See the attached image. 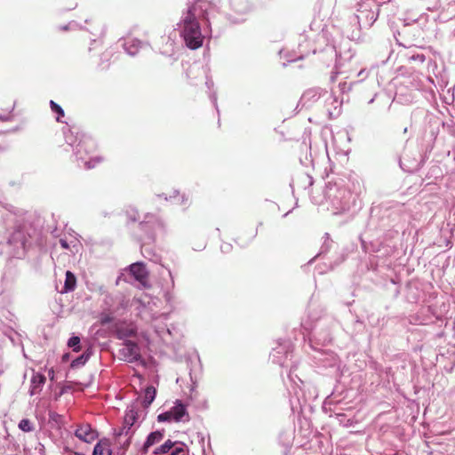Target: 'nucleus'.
<instances>
[{
  "label": "nucleus",
  "mask_w": 455,
  "mask_h": 455,
  "mask_svg": "<svg viewBox=\"0 0 455 455\" xmlns=\"http://www.w3.org/2000/svg\"><path fill=\"white\" fill-rule=\"evenodd\" d=\"M187 1V8L177 23V29L185 44L191 50H196L204 43L202 22L205 21L210 26V17L214 12L224 10L227 4L222 0ZM228 4L238 13H244L248 10L245 0H228Z\"/></svg>",
  "instance_id": "1"
},
{
  "label": "nucleus",
  "mask_w": 455,
  "mask_h": 455,
  "mask_svg": "<svg viewBox=\"0 0 455 455\" xmlns=\"http://www.w3.org/2000/svg\"><path fill=\"white\" fill-rule=\"evenodd\" d=\"M323 309L315 311L311 309L308 314V321L310 323H305V328L311 331L310 339L311 347L314 349H317L314 347L313 343L317 345L325 346L332 340V331L337 325L335 319L329 315H322Z\"/></svg>",
  "instance_id": "2"
},
{
  "label": "nucleus",
  "mask_w": 455,
  "mask_h": 455,
  "mask_svg": "<svg viewBox=\"0 0 455 455\" xmlns=\"http://www.w3.org/2000/svg\"><path fill=\"white\" fill-rule=\"evenodd\" d=\"M64 137L66 143L73 148L76 160L82 161L85 169L94 168L100 163V158L89 157V155L96 148V143L92 137L84 133L75 132L70 129L64 130Z\"/></svg>",
  "instance_id": "3"
},
{
  "label": "nucleus",
  "mask_w": 455,
  "mask_h": 455,
  "mask_svg": "<svg viewBox=\"0 0 455 455\" xmlns=\"http://www.w3.org/2000/svg\"><path fill=\"white\" fill-rule=\"evenodd\" d=\"M324 197L335 214L348 211L354 203V196L346 188L344 180L330 181L325 187Z\"/></svg>",
  "instance_id": "4"
},
{
  "label": "nucleus",
  "mask_w": 455,
  "mask_h": 455,
  "mask_svg": "<svg viewBox=\"0 0 455 455\" xmlns=\"http://www.w3.org/2000/svg\"><path fill=\"white\" fill-rule=\"evenodd\" d=\"M31 234L26 225L16 228L8 236L7 241L0 243V254L8 259H21L30 245Z\"/></svg>",
  "instance_id": "5"
},
{
  "label": "nucleus",
  "mask_w": 455,
  "mask_h": 455,
  "mask_svg": "<svg viewBox=\"0 0 455 455\" xmlns=\"http://www.w3.org/2000/svg\"><path fill=\"white\" fill-rule=\"evenodd\" d=\"M140 230L144 234L141 236L142 248L146 244L154 243L158 235L165 233V226L163 220L154 214L148 213L145 220L139 224ZM147 251V249H143Z\"/></svg>",
  "instance_id": "6"
},
{
  "label": "nucleus",
  "mask_w": 455,
  "mask_h": 455,
  "mask_svg": "<svg viewBox=\"0 0 455 455\" xmlns=\"http://www.w3.org/2000/svg\"><path fill=\"white\" fill-rule=\"evenodd\" d=\"M123 346L124 347L118 351L120 358L123 361L144 365L145 361L141 355L140 348L136 341L127 340L125 343H123Z\"/></svg>",
  "instance_id": "7"
},
{
  "label": "nucleus",
  "mask_w": 455,
  "mask_h": 455,
  "mask_svg": "<svg viewBox=\"0 0 455 455\" xmlns=\"http://www.w3.org/2000/svg\"><path fill=\"white\" fill-rule=\"evenodd\" d=\"M292 354V344L290 340H283L279 342L278 345L273 348L270 357L272 362L279 364L280 366H284L286 360L291 356Z\"/></svg>",
  "instance_id": "8"
},
{
  "label": "nucleus",
  "mask_w": 455,
  "mask_h": 455,
  "mask_svg": "<svg viewBox=\"0 0 455 455\" xmlns=\"http://www.w3.org/2000/svg\"><path fill=\"white\" fill-rule=\"evenodd\" d=\"M114 329L116 339L123 340V343L130 340V338H136L138 334L137 325L132 322L121 321L116 323Z\"/></svg>",
  "instance_id": "9"
},
{
  "label": "nucleus",
  "mask_w": 455,
  "mask_h": 455,
  "mask_svg": "<svg viewBox=\"0 0 455 455\" xmlns=\"http://www.w3.org/2000/svg\"><path fill=\"white\" fill-rule=\"evenodd\" d=\"M129 274L143 287H149L148 271L143 262H135L129 266Z\"/></svg>",
  "instance_id": "10"
},
{
  "label": "nucleus",
  "mask_w": 455,
  "mask_h": 455,
  "mask_svg": "<svg viewBox=\"0 0 455 455\" xmlns=\"http://www.w3.org/2000/svg\"><path fill=\"white\" fill-rule=\"evenodd\" d=\"M289 379L291 382H293V385L291 386L289 392L291 395L290 403L291 409L294 411L297 406L301 407L303 404H305L307 401V398L303 387L292 379L291 372L289 373Z\"/></svg>",
  "instance_id": "11"
},
{
  "label": "nucleus",
  "mask_w": 455,
  "mask_h": 455,
  "mask_svg": "<svg viewBox=\"0 0 455 455\" xmlns=\"http://www.w3.org/2000/svg\"><path fill=\"white\" fill-rule=\"evenodd\" d=\"M323 95L325 98V106L329 116L331 118H335L339 116L341 112L342 102L339 100V99L327 92H324Z\"/></svg>",
  "instance_id": "12"
},
{
  "label": "nucleus",
  "mask_w": 455,
  "mask_h": 455,
  "mask_svg": "<svg viewBox=\"0 0 455 455\" xmlns=\"http://www.w3.org/2000/svg\"><path fill=\"white\" fill-rule=\"evenodd\" d=\"M75 435L79 440L90 443L97 438L98 434L96 430L92 428L91 425L84 424L76 428Z\"/></svg>",
  "instance_id": "13"
},
{
  "label": "nucleus",
  "mask_w": 455,
  "mask_h": 455,
  "mask_svg": "<svg viewBox=\"0 0 455 455\" xmlns=\"http://www.w3.org/2000/svg\"><path fill=\"white\" fill-rule=\"evenodd\" d=\"M170 410L175 422H188L190 420L187 406L180 400H176L174 405Z\"/></svg>",
  "instance_id": "14"
},
{
  "label": "nucleus",
  "mask_w": 455,
  "mask_h": 455,
  "mask_svg": "<svg viewBox=\"0 0 455 455\" xmlns=\"http://www.w3.org/2000/svg\"><path fill=\"white\" fill-rule=\"evenodd\" d=\"M323 92L324 93L320 88L308 89L302 94L299 103L302 107L309 108L323 96Z\"/></svg>",
  "instance_id": "15"
},
{
  "label": "nucleus",
  "mask_w": 455,
  "mask_h": 455,
  "mask_svg": "<svg viewBox=\"0 0 455 455\" xmlns=\"http://www.w3.org/2000/svg\"><path fill=\"white\" fill-rule=\"evenodd\" d=\"M146 45V43L135 37L124 38L123 43V47L125 52L131 56L136 55L139 52L140 49H142Z\"/></svg>",
  "instance_id": "16"
},
{
  "label": "nucleus",
  "mask_w": 455,
  "mask_h": 455,
  "mask_svg": "<svg viewBox=\"0 0 455 455\" xmlns=\"http://www.w3.org/2000/svg\"><path fill=\"white\" fill-rule=\"evenodd\" d=\"M46 378L40 372L34 373L30 380L29 395H35L42 391Z\"/></svg>",
  "instance_id": "17"
},
{
  "label": "nucleus",
  "mask_w": 455,
  "mask_h": 455,
  "mask_svg": "<svg viewBox=\"0 0 455 455\" xmlns=\"http://www.w3.org/2000/svg\"><path fill=\"white\" fill-rule=\"evenodd\" d=\"M164 430H162V431L156 430V431L151 432L148 435V437L144 443V445L142 448L143 453H147L149 447L159 443L164 438Z\"/></svg>",
  "instance_id": "18"
},
{
  "label": "nucleus",
  "mask_w": 455,
  "mask_h": 455,
  "mask_svg": "<svg viewBox=\"0 0 455 455\" xmlns=\"http://www.w3.org/2000/svg\"><path fill=\"white\" fill-rule=\"evenodd\" d=\"M138 420V411L134 405L128 406L125 411V415L124 418V421L125 425L129 426L131 428H135Z\"/></svg>",
  "instance_id": "19"
},
{
  "label": "nucleus",
  "mask_w": 455,
  "mask_h": 455,
  "mask_svg": "<svg viewBox=\"0 0 455 455\" xmlns=\"http://www.w3.org/2000/svg\"><path fill=\"white\" fill-rule=\"evenodd\" d=\"M93 455H112L109 442L106 439L100 440L93 448Z\"/></svg>",
  "instance_id": "20"
},
{
  "label": "nucleus",
  "mask_w": 455,
  "mask_h": 455,
  "mask_svg": "<svg viewBox=\"0 0 455 455\" xmlns=\"http://www.w3.org/2000/svg\"><path fill=\"white\" fill-rule=\"evenodd\" d=\"M76 286V277L71 271L66 272V278L63 290L61 293H68L73 291Z\"/></svg>",
  "instance_id": "21"
},
{
  "label": "nucleus",
  "mask_w": 455,
  "mask_h": 455,
  "mask_svg": "<svg viewBox=\"0 0 455 455\" xmlns=\"http://www.w3.org/2000/svg\"><path fill=\"white\" fill-rule=\"evenodd\" d=\"M48 416V424L51 427L60 429L62 425V416L53 411H49Z\"/></svg>",
  "instance_id": "22"
},
{
  "label": "nucleus",
  "mask_w": 455,
  "mask_h": 455,
  "mask_svg": "<svg viewBox=\"0 0 455 455\" xmlns=\"http://www.w3.org/2000/svg\"><path fill=\"white\" fill-rule=\"evenodd\" d=\"M156 390L154 387H148L144 392L142 404L144 407H148L156 398Z\"/></svg>",
  "instance_id": "23"
},
{
  "label": "nucleus",
  "mask_w": 455,
  "mask_h": 455,
  "mask_svg": "<svg viewBox=\"0 0 455 455\" xmlns=\"http://www.w3.org/2000/svg\"><path fill=\"white\" fill-rule=\"evenodd\" d=\"M135 431H136V428H131L129 426L125 425V423L124 422L122 427H120L119 429L114 430V435H115L116 438H118V439H120L123 435L132 437Z\"/></svg>",
  "instance_id": "24"
},
{
  "label": "nucleus",
  "mask_w": 455,
  "mask_h": 455,
  "mask_svg": "<svg viewBox=\"0 0 455 455\" xmlns=\"http://www.w3.org/2000/svg\"><path fill=\"white\" fill-rule=\"evenodd\" d=\"M115 310L102 309L99 315V321L101 325H106L114 321Z\"/></svg>",
  "instance_id": "25"
},
{
  "label": "nucleus",
  "mask_w": 455,
  "mask_h": 455,
  "mask_svg": "<svg viewBox=\"0 0 455 455\" xmlns=\"http://www.w3.org/2000/svg\"><path fill=\"white\" fill-rule=\"evenodd\" d=\"M49 104H50L52 112L57 114L56 121L59 123H61L62 122L61 117H63L65 115L64 110L61 108V106L59 105L58 103H56L54 100H50Z\"/></svg>",
  "instance_id": "26"
},
{
  "label": "nucleus",
  "mask_w": 455,
  "mask_h": 455,
  "mask_svg": "<svg viewBox=\"0 0 455 455\" xmlns=\"http://www.w3.org/2000/svg\"><path fill=\"white\" fill-rule=\"evenodd\" d=\"M173 446L174 443L171 440H167L162 445L155 449L154 454L158 455L168 453Z\"/></svg>",
  "instance_id": "27"
},
{
  "label": "nucleus",
  "mask_w": 455,
  "mask_h": 455,
  "mask_svg": "<svg viewBox=\"0 0 455 455\" xmlns=\"http://www.w3.org/2000/svg\"><path fill=\"white\" fill-rule=\"evenodd\" d=\"M89 358H90V354L89 353H84L81 355H79L78 357H76V359H74L71 362L70 366L72 368H77L79 366H83V365H84L86 363V362L89 360Z\"/></svg>",
  "instance_id": "28"
},
{
  "label": "nucleus",
  "mask_w": 455,
  "mask_h": 455,
  "mask_svg": "<svg viewBox=\"0 0 455 455\" xmlns=\"http://www.w3.org/2000/svg\"><path fill=\"white\" fill-rule=\"evenodd\" d=\"M340 402L339 399H337L336 395L332 393L331 395H330L329 396H327L323 402V410H325L326 411H331V405H335V404H338Z\"/></svg>",
  "instance_id": "29"
},
{
  "label": "nucleus",
  "mask_w": 455,
  "mask_h": 455,
  "mask_svg": "<svg viewBox=\"0 0 455 455\" xmlns=\"http://www.w3.org/2000/svg\"><path fill=\"white\" fill-rule=\"evenodd\" d=\"M60 243L63 249L68 250L70 248V246L76 247L80 243V242H79V239L77 238V236L76 235L69 242H68V240L65 238H60Z\"/></svg>",
  "instance_id": "30"
},
{
  "label": "nucleus",
  "mask_w": 455,
  "mask_h": 455,
  "mask_svg": "<svg viewBox=\"0 0 455 455\" xmlns=\"http://www.w3.org/2000/svg\"><path fill=\"white\" fill-rule=\"evenodd\" d=\"M113 306H114V297L108 292H104L102 309L114 310Z\"/></svg>",
  "instance_id": "31"
},
{
  "label": "nucleus",
  "mask_w": 455,
  "mask_h": 455,
  "mask_svg": "<svg viewBox=\"0 0 455 455\" xmlns=\"http://www.w3.org/2000/svg\"><path fill=\"white\" fill-rule=\"evenodd\" d=\"M19 428L23 432H32L34 430V426L32 422L28 419H22L18 425Z\"/></svg>",
  "instance_id": "32"
},
{
  "label": "nucleus",
  "mask_w": 455,
  "mask_h": 455,
  "mask_svg": "<svg viewBox=\"0 0 455 455\" xmlns=\"http://www.w3.org/2000/svg\"><path fill=\"white\" fill-rule=\"evenodd\" d=\"M68 346L72 347L73 351H80V338L78 336H72L68 341Z\"/></svg>",
  "instance_id": "33"
},
{
  "label": "nucleus",
  "mask_w": 455,
  "mask_h": 455,
  "mask_svg": "<svg viewBox=\"0 0 455 455\" xmlns=\"http://www.w3.org/2000/svg\"><path fill=\"white\" fill-rule=\"evenodd\" d=\"M157 421L158 422H171V421H174V418L172 416V411L169 410L167 411L160 413L157 416Z\"/></svg>",
  "instance_id": "34"
},
{
  "label": "nucleus",
  "mask_w": 455,
  "mask_h": 455,
  "mask_svg": "<svg viewBox=\"0 0 455 455\" xmlns=\"http://www.w3.org/2000/svg\"><path fill=\"white\" fill-rule=\"evenodd\" d=\"M126 439L125 440H122V437L120 439L118 438H116V442L119 444V449L123 451V452H125L130 444H131V441H132V437L130 436H125Z\"/></svg>",
  "instance_id": "35"
},
{
  "label": "nucleus",
  "mask_w": 455,
  "mask_h": 455,
  "mask_svg": "<svg viewBox=\"0 0 455 455\" xmlns=\"http://www.w3.org/2000/svg\"><path fill=\"white\" fill-rule=\"evenodd\" d=\"M126 215L128 219L132 222H135L139 220V213L135 208L127 209Z\"/></svg>",
  "instance_id": "36"
},
{
  "label": "nucleus",
  "mask_w": 455,
  "mask_h": 455,
  "mask_svg": "<svg viewBox=\"0 0 455 455\" xmlns=\"http://www.w3.org/2000/svg\"><path fill=\"white\" fill-rule=\"evenodd\" d=\"M411 61H418L423 63L426 60V56L423 53H416L408 56Z\"/></svg>",
  "instance_id": "37"
},
{
  "label": "nucleus",
  "mask_w": 455,
  "mask_h": 455,
  "mask_svg": "<svg viewBox=\"0 0 455 455\" xmlns=\"http://www.w3.org/2000/svg\"><path fill=\"white\" fill-rule=\"evenodd\" d=\"M170 455H186L185 445L176 446Z\"/></svg>",
  "instance_id": "38"
},
{
  "label": "nucleus",
  "mask_w": 455,
  "mask_h": 455,
  "mask_svg": "<svg viewBox=\"0 0 455 455\" xmlns=\"http://www.w3.org/2000/svg\"><path fill=\"white\" fill-rule=\"evenodd\" d=\"M156 332L157 333L158 336L160 337H163L164 333L166 332L168 334H171V331L168 328H165V327H159V326H156V329H155Z\"/></svg>",
  "instance_id": "39"
},
{
  "label": "nucleus",
  "mask_w": 455,
  "mask_h": 455,
  "mask_svg": "<svg viewBox=\"0 0 455 455\" xmlns=\"http://www.w3.org/2000/svg\"><path fill=\"white\" fill-rule=\"evenodd\" d=\"M210 100L212 102V104L214 105L218 114L220 113V110H219V108H218V103H217V95H216V92H213L210 94Z\"/></svg>",
  "instance_id": "40"
},
{
  "label": "nucleus",
  "mask_w": 455,
  "mask_h": 455,
  "mask_svg": "<svg viewBox=\"0 0 455 455\" xmlns=\"http://www.w3.org/2000/svg\"><path fill=\"white\" fill-rule=\"evenodd\" d=\"M68 25H69V28H70V30H76V29H82L83 27L80 26L76 21L75 20H72L70 22H68Z\"/></svg>",
  "instance_id": "41"
},
{
  "label": "nucleus",
  "mask_w": 455,
  "mask_h": 455,
  "mask_svg": "<svg viewBox=\"0 0 455 455\" xmlns=\"http://www.w3.org/2000/svg\"><path fill=\"white\" fill-rule=\"evenodd\" d=\"M325 51L330 52L331 55L337 56V52H336L335 47L332 44H327L326 48H325Z\"/></svg>",
  "instance_id": "42"
},
{
  "label": "nucleus",
  "mask_w": 455,
  "mask_h": 455,
  "mask_svg": "<svg viewBox=\"0 0 455 455\" xmlns=\"http://www.w3.org/2000/svg\"><path fill=\"white\" fill-rule=\"evenodd\" d=\"M231 248H232V245L230 243H223L220 247L221 251L224 253L229 252Z\"/></svg>",
  "instance_id": "43"
},
{
  "label": "nucleus",
  "mask_w": 455,
  "mask_h": 455,
  "mask_svg": "<svg viewBox=\"0 0 455 455\" xmlns=\"http://www.w3.org/2000/svg\"><path fill=\"white\" fill-rule=\"evenodd\" d=\"M11 120H12L11 114H4V115L0 114V121L7 122V121H11Z\"/></svg>",
  "instance_id": "44"
},
{
  "label": "nucleus",
  "mask_w": 455,
  "mask_h": 455,
  "mask_svg": "<svg viewBox=\"0 0 455 455\" xmlns=\"http://www.w3.org/2000/svg\"><path fill=\"white\" fill-rule=\"evenodd\" d=\"M339 87L342 92H345L346 91H350L351 86L347 85V83L339 84Z\"/></svg>",
  "instance_id": "45"
},
{
  "label": "nucleus",
  "mask_w": 455,
  "mask_h": 455,
  "mask_svg": "<svg viewBox=\"0 0 455 455\" xmlns=\"http://www.w3.org/2000/svg\"><path fill=\"white\" fill-rule=\"evenodd\" d=\"M59 28L61 31H68V30H70L68 23L66 24V25L60 26Z\"/></svg>",
  "instance_id": "46"
},
{
  "label": "nucleus",
  "mask_w": 455,
  "mask_h": 455,
  "mask_svg": "<svg viewBox=\"0 0 455 455\" xmlns=\"http://www.w3.org/2000/svg\"><path fill=\"white\" fill-rule=\"evenodd\" d=\"M205 84L206 86L211 89V87L213 86V81L210 78L207 77L206 81H205Z\"/></svg>",
  "instance_id": "47"
},
{
  "label": "nucleus",
  "mask_w": 455,
  "mask_h": 455,
  "mask_svg": "<svg viewBox=\"0 0 455 455\" xmlns=\"http://www.w3.org/2000/svg\"><path fill=\"white\" fill-rule=\"evenodd\" d=\"M172 298V297L171 293H169V292L165 293V299H166L167 302H171Z\"/></svg>",
  "instance_id": "48"
},
{
  "label": "nucleus",
  "mask_w": 455,
  "mask_h": 455,
  "mask_svg": "<svg viewBox=\"0 0 455 455\" xmlns=\"http://www.w3.org/2000/svg\"><path fill=\"white\" fill-rule=\"evenodd\" d=\"M319 38L325 39L326 38V33L323 30L321 34L318 35Z\"/></svg>",
  "instance_id": "49"
},
{
  "label": "nucleus",
  "mask_w": 455,
  "mask_h": 455,
  "mask_svg": "<svg viewBox=\"0 0 455 455\" xmlns=\"http://www.w3.org/2000/svg\"><path fill=\"white\" fill-rule=\"evenodd\" d=\"M364 74L366 75V72L364 69H362L359 73H358V76H362V78L364 77Z\"/></svg>",
  "instance_id": "50"
},
{
  "label": "nucleus",
  "mask_w": 455,
  "mask_h": 455,
  "mask_svg": "<svg viewBox=\"0 0 455 455\" xmlns=\"http://www.w3.org/2000/svg\"><path fill=\"white\" fill-rule=\"evenodd\" d=\"M187 201H188V198H186L185 196H182L180 204H186Z\"/></svg>",
  "instance_id": "51"
},
{
  "label": "nucleus",
  "mask_w": 455,
  "mask_h": 455,
  "mask_svg": "<svg viewBox=\"0 0 455 455\" xmlns=\"http://www.w3.org/2000/svg\"><path fill=\"white\" fill-rule=\"evenodd\" d=\"M307 179L308 180L309 185L311 186L313 184V178L307 175Z\"/></svg>",
  "instance_id": "52"
},
{
  "label": "nucleus",
  "mask_w": 455,
  "mask_h": 455,
  "mask_svg": "<svg viewBox=\"0 0 455 455\" xmlns=\"http://www.w3.org/2000/svg\"><path fill=\"white\" fill-rule=\"evenodd\" d=\"M39 445H40V447H41V448H40V453H41V454H43V453L44 452V444H42V443H39Z\"/></svg>",
  "instance_id": "53"
},
{
  "label": "nucleus",
  "mask_w": 455,
  "mask_h": 455,
  "mask_svg": "<svg viewBox=\"0 0 455 455\" xmlns=\"http://www.w3.org/2000/svg\"><path fill=\"white\" fill-rule=\"evenodd\" d=\"M377 97V94H375L369 101H368V104H371L373 103L375 98Z\"/></svg>",
  "instance_id": "54"
},
{
  "label": "nucleus",
  "mask_w": 455,
  "mask_h": 455,
  "mask_svg": "<svg viewBox=\"0 0 455 455\" xmlns=\"http://www.w3.org/2000/svg\"><path fill=\"white\" fill-rule=\"evenodd\" d=\"M49 376L51 377V379H53L54 371L52 369L49 371Z\"/></svg>",
  "instance_id": "55"
},
{
  "label": "nucleus",
  "mask_w": 455,
  "mask_h": 455,
  "mask_svg": "<svg viewBox=\"0 0 455 455\" xmlns=\"http://www.w3.org/2000/svg\"><path fill=\"white\" fill-rule=\"evenodd\" d=\"M376 18H377V17H376V16H375V14L372 12V13H371V20H373V21H374V20H376Z\"/></svg>",
  "instance_id": "56"
},
{
  "label": "nucleus",
  "mask_w": 455,
  "mask_h": 455,
  "mask_svg": "<svg viewBox=\"0 0 455 455\" xmlns=\"http://www.w3.org/2000/svg\"><path fill=\"white\" fill-rule=\"evenodd\" d=\"M202 73H203L204 75H206V71H205V70H204V69H202Z\"/></svg>",
  "instance_id": "57"
},
{
  "label": "nucleus",
  "mask_w": 455,
  "mask_h": 455,
  "mask_svg": "<svg viewBox=\"0 0 455 455\" xmlns=\"http://www.w3.org/2000/svg\"><path fill=\"white\" fill-rule=\"evenodd\" d=\"M80 162L81 163H78V165H81V164H83V166L84 167V164L82 161H80Z\"/></svg>",
  "instance_id": "58"
},
{
  "label": "nucleus",
  "mask_w": 455,
  "mask_h": 455,
  "mask_svg": "<svg viewBox=\"0 0 455 455\" xmlns=\"http://www.w3.org/2000/svg\"><path fill=\"white\" fill-rule=\"evenodd\" d=\"M299 381L300 384L303 385V381L301 379H299Z\"/></svg>",
  "instance_id": "59"
}]
</instances>
